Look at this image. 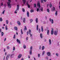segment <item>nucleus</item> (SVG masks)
<instances>
[{
    "label": "nucleus",
    "instance_id": "052dcab7",
    "mask_svg": "<svg viewBox=\"0 0 60 60\" xmlns=\"http://www.w3.org/2000/svg\"><path fill=\"white\" fill-rule=\"evenodd\" d=\"M27 35H28V31H27Z\"/></svg>",
    "mask_w": 60,
    "mask_h": 60
},
{
    "label": "nucleus",
    "instance_id": "9d476101",
    "mask_svg": "<svg viewBox=\"0 0 60 60\" xmlns=\"http://www.w3.org/2000/svg\"><path fill=\"white\" fill-rule=\"evenodd\" d=\"M16 41L17 42H18L19 44H20V41H19V39H17Z\"/></svg>",
    "mask_w": 60,
    "mask_h": 60
},
{
    "label": "nucleus",
    "instance_id": "473e14b6",
    "mask_svg": "<svg viewBox=\"0 0 60 60\" xmlns=\"http://www.w3.org/2000/svg\"><path fill=\"white\" fill-rule=\"evenodd\" d=\"M29 34H31V30H29Z\"/></svg>",
    "mask_w": 60,
    "mask_h": 60
},
{
    "label": "nucleus",
    "instance_id": "a211bd4d",
    "mask_svg": "<svg viewBox=\"0 0 60 60\" xmlns=\"http://www.w3.org/2000/svg\"><path fill=\"white\" fill-rule=\"evenodd\" d=\"M49 30H47V35H49Z\"/></svg>",
    "mask_w": 60,
    "mask_h": 60
},
{
    "label": "nucleus",
    "instance_id": "774afa93",
    "mask_svg": "<svg viewBox=\"0 0 60 60\" xmlns=\"http://www.w3.org/2000/svg\"><path fill=\"white\" fill-rule=\"evenodd\" d=\"M44 41L45 42H46V39H45L44 40Z\"/></svg>",
    "mask_w": 60,
    "mask_h": 60
},
{
    "label": "nucleus",
    "instance_id": "c756f323",
    "mask_svg": "<svg viewBox=\"0 0 60 60\" xmlns=\"http://www.w3.org/2000/svg\"><path fill=\"white\" fill-rule=\"evenodd\" d=\"M30 23H31L32 21H33V19H30Z\"/></svg>",
    "mask_w": 60,
    "mask_h": 60
},
{
    "label": "nucleus",
    "instance_id": "c03bdc74",
    "mask_svg": "<svg viewBox=\"0 0 60 60\" xmlns=\"http://www.w3.org/2000/svg\"><path fill=\"white\" fill-rule=\"evenodd\" d=\"M21 34H23V31H22V29L21 30Z\"/></svg>",
    "mask_w": 60,
    "mask_h": 60
},
{
    "label": "nucleus",
    "instance_id": "bf43d9fd",
    "mask_svg": "<svg viewBox=\"0 0 60 60\" xmlns=\"http://www.w3.org/2000/svg\"><path fill=\"white\" fill-rule=\"evenodd\" d=\"M49 21L50 22H51V18L49 19Z\"/></svg>",
    "mask_w": 60,
    "mask_h": 60
},
{
    "label": "nucleus",
    "instance_id": "e2e57ef3",
    "mask_svg": "<svg viewBox=\"0 0 60 60\" xmlns=\"http://www.w3.org/2000/svg\"><path fill=\"white\" fill-rule=\"evenodd\" d=\"M3 5V2H2L1 4V6H2Z\"/></svg>",
    "mask_w": 60,
    "mask_h": 60
},
{
    "label": "nucleus",
    "instance_id": "f03ea898",
    "mask_svg": "<svg viewBox=\"0 0 60 60\" xmlns=\"http://www.w3.org/2000/svg\"><path fill=\"white\" fill-rule=\"evenodd\" d=\"M33 49V47L32 46H31L30 48V55L32 54V51Z\"/></svg>",
    "mask_w": 60,
    "mask_h": 60
},
{
    "label": "nucleus",
    "instance_id": "79ce46f5",
    "mask_svg": "<svg viewBox=\"0 0 60 60\" xmlns=\"http://www.w3.org/2000/svg\"><path fill=\"white\" fill-rule=\"evenodd\" d=\"M14 13H15V14H17V10H16L15 11Z\"/></svg>",
    "mask_w": 60,
    "mask_h": 60
},
{
    "label": "nucleus",
    "instance_id": "f3484780",
    "mask_svg": "<svg viewBox=\"0 0 60 60\" xmlns=\"http://www.w3.org/2000/svg\"><path fill=\"white\" fill-rule=\"evenodd\" d=\"M10 54H8V55H7V57L6 58V59L7 60H8V58L7 59V57H9V56H10Z\"/></svg>",
    "mask_w": 60,
    "mask_h": 60
},
{
    "label": "nucleus",
    "instance_id": "aec40b11",
    "mask_svg": "<svg viewBox=\"0 0 60 60\" xmlns=\"http://www.w3.org/2000/svg\"><path fill=\"white\" fill-rule=\"evenodd\" d=\"M41 31L42 32L43 31V26H42L41 27Z\"/></svg>",
    "mask_w": 60,
    "mask_h": 60
},
{
    "label": "nucleus",
    "instance_id": "72a5a7b5",
    "mask_svg": "<svg viewBox=\"0 0 60 60\" xmlns=\"http://www.w3.org/2000/svg\"><path fill=\"white\" fill-rule=\"evenodd\" d=\"M4 32H2L1 34V35L2 36H3V35H4Z\"/></svg>",
    "mask_w": 60,
    "mask_h": 60
},
{
    "label": "nucleus",
    "instance_id": "3c124183",
    "mask_svg": "<svg viewBox=\"0 0 60 60\" xmlns=\"http://www.w3.org/2000/svg\"><path fill=\"white\" fill-rule=\"evenodd\" d=\"M47 11L48 12H49V9H47Z\"/></svg>",
    "mask_w": 60,
    "mask_h": 60
},
{
    "label": "nucleus",
    "instance_id": "2eb2a0df",
    "mask_svg": "<svg viewBox=\"0 0 60 60\" xmlns=\"http://www.w3.org/2000/svg\"><path fill=\"white\" fill-rule=\"evenodd\" d=\"M27 16L28 17H29V12H28V11L27 12Z\"/></svg>",
    "mask_w": 60,
    "mask_h": 60
},
{
    "label": "nucleus",
    "instance_id": "ddd939ff",
    "mask_svg": "<svg viewBox=\"0 0 60 60\" xmlns=\"http://www.w3.org/2000/svg\"><path fill=\"white\" fill-rule=\"evenodd\" d=\"M49 45H51V39H49Z\"/></svg>",
    "mask_w": 60,
    "mask_h": 60
},
{
    "label": "nucleus",
    "instance_id": "1a4fd4ad",
    "mask_svg": "<svg viewBox=\"0 0 60 60\" xmlns=\"http://www.w3.org/2000/svg\"><path fill=\"white\" fill-rule=\"evenodd\" d=\"M17 23L18 25L19 26H20V25H21V24H20V22L19 21H17Z\"/></svg>",
    "mask_w": 60,
    "mask_h": 60
},
{
    "label": "nucleus",
    "instance_id": "f257e3e1",
    "mask_svg": "<svg viewBox=\"0 0 60 60\" xmlns=\"http://www.w3.org/2000/svg\"><path fill=\"white\" fill-rule=\"evenodd\" d=\"M8 2L7 3L8 7L9 8H11V4H10L11 3V0H8Z\"/></svg>",
    "mask_w": 60,
    "mask_h": 60
},
{
    "label": "nucleus",
    "instance_id": "393cba45",
    "mask_svg": "<svg viewBox=\"0 0 60 60\" xmlns=\"http://www.w3.org/2000/svg\"><path fill=\"white\" fill-rule=\"evenodd\" d=\"M38 26H39V25H38L37 26V30L38 31Z\"/></svg>",
    "mask_w": 60,
    "mask_h": 60
},
{
    "label": "nucleus",
    "instance_id": "7ed1b4c3",
    "mask_svg": "<svg viewBox=\"0 0 60 60\" xmlns=\"http://www.w3.org/2000/svg\"><path fill=\"white\" fill-rule=\"evenodd\" d=\"M46 54L47 55V56H51V53H50V52H47L46 53Z\"/></svg>",
    "mask_w": 60,
    "mask_h": 60
},
{
    "label": "nucleus",
    "instance_id": "412c9836",
    "mask_svg": "<svg viewBox=\"0 0 60 60\" xmlns=\"http://www.w3.org/2000/svg\"><path fill=\"white\" fill-rule=\"evenodd\" d=\"M40 36L41 38V39H42V34L41 33L40 34Z\"/></svg>",
    "mask_w": 60,
    "mask_h": 60
},
{
    "label": "nucleus",
    "instance_id": "4468645a",
    "mask_svg": "<svg viewBox=\"0 0 60 60\" xmlns=\"http://www.w3.org/2000/svg\"><path fill=\"white\" fill-rule=\"evenodd\" d=\"M37 5L38 6V7L39 8H40L41 7V6H40V3H38L37 4Z\"/></svg>",
    "mask_w": 60,
    "mask_h": 60
},
{
    "label": "nucleus",
    "instance_id": "bb28decb",
    "mask_svg": "<svg viewBox=\"0 0 60 60\" xmlns=\"http://www.w3.org/2000/svg\"><path fill=\"white\" fill-rule=\"evenodd\" d=\"M6 24H8L9 23V21H8V20H6Z\"/></svg>",
    "mask_w": 60,
    "mask_h": 60
},
{
    "label": "nucleus",
    "instance_id": "c9c22d12",
    "mask_svg": "<svg viewBox=\"0 0 60 60\" xmlns=\"http://www.w3.org/2000/svg\"><path fill=\"white\" fill-rule=\"evenodd\" d=\"M42 50H44V46H43L42 47Z\"/></svg>",
    "mask_w": 60,
    "mask_h": 60
},
{
    "label": "nucleus",
    "instance_id": "b1692460",
    "mask_svg": "<svg viewBox=\"0 0 60 60\" xmlns=\"http://www.w3.org/2000/svg\"><path fill=\"white\" fill-rule=\"evenodd\" d=\"M40 10H41V11H43V8H40Z\"/></svg>",
    "mask_w": 60,
    "mask_h": 60
},
{
    "label": "nucleus",
    "instance_id": "a18cd8bd",
    "mask_svg": "<svg viewBox=\"0 0 60 60\" xmlns=\"http://www.w3.org/2000/svg\"><path fill=\"white\" fill-rule=\"evenodd\" d=\"M26 41H28V37H27L26 38Z\"/></svg>",
    "mask_w": 60,
    "mask_h": 60
},
{
    "label": "nucleus",
    "instance_id": "09e8293b",
    "mask_svg": "<svg viewBox=\"0 0 60 60\" xmlns=\"http://www.w3.org/2000/svg\"><path fill=\"white\" fill-rule=\"evenodd\" d=\"M39 8H38L37 9V12H38V11H39Z\"/></svg>",
    "mask_w": 60,
    "mask_h": 60
},
{
    "label": "nucleus",
    "instance_id": "7c9ffc66",
    "mask_svg": "<svg viewBox=\"0 0 60 60\" xmlns=\"http://www.w3.org/2000/svg\"><path fill=\"white\" fill-rule=\"evenodd\" d=\"M52 21H51V23L52 24H53L54 23V20H53V19H52Z\"/></svg>",
    "mask_w": 60,
    "mask_h": 60
},
{
    "label": "nucleus",
    "instance_id": "69168bd1",
    "mask_svg": "<svg viewBox=\"0 0 60 60\" xmlns=\"http://www.w3.org/2000/svg\"><path fill=\"white\" fill-rule=\"evenodd\" d=\"M28 57L29 58H30V55H29L28 56Z\"/></svg>",
    "mask_w": 60,
    "mask_h": 60
},
{
    "label": "nucleus",
    "instance_id": "6e6d98bb",
    "mask_svg": "<svg viewBox=\"0 0 60 60\" xmlns=\"http://www.w3.org/2000/svg\"><path fill=\"white\" fill-rule=\"evenodd\" d=\"M38 57H40V54H38Z\"/></svg>",
    "mask_w": 60,
    "mask_h": 60
},
{
    "label": "nucleus",
    "instance_id": "603ef678",
    "mask_svg": "<svg viewBox=\"0 0 60 60\" xmlns=\"http://www.w3.org/2000/svg\"><path fill=\"white\" fill-rule=\"evenodd\" d=\"M5 10H4L3 11V12L2 13V14H4V12H5Z\"/></svg>",
    "mask_w": 60,
    "mask_h": 60
},
{
    "label": "nucleus",
    "instance_id": "423d86ee",
    "mask_svg": "<svg viewBox=\"0 0 60 60\" xmlns=\"http://www.w3.org/2000/svg\"><path fill=\"white\" fill-rule=\"evenodd\" d=\"M28 3V1H27V2L26 3V4L28 6V8H30V6L29 5V4Z\"/></svg>",
    "mask_w": 60,
    "mask_h": 60
},
{
    "label": "nucleus",
    "instance_id": "5fc2aeb1",
    "mask_svg": "<svg viewBox=\"0 0 60 60\" xmlns=\"http://www.w3.org/2000/svg\"><path fill=\"white\" fill-rule=\"evenodd\" d=\"M56 32H58V29H57V28H56Z\"/></svg>",
    "mask_w": 60,
    "mask_h": 60
},
{
    "label": "nucleus",
    "instance_id": "58836bf2",
    "mask_svg": "<svg viewBox=\"0 0 60 60\" xmlns=\"http://www.w3.org/2000/svg\"><path fill=\"white\" fill-rule=\"evenodd\" d=\"M24 29L25 30H27V28H26V27L25 26H24Z\"/></svg>",
    "mask_w": 60,
    "mask_h": 60
},
{
    "label": "nucleus",
    "instance_id": "dca6fc26",
    "mask_svg": "<svg viewBox=\"0 0 60 60\" xmlns=\"http://www.w3.org/2000/svg\"><path fill=\"white\" fill-rule=\"evenodd\" d=\"M45 53V51H43L42 52V56H43V55H44Z\"/></svg>",
    "mask_w": 60,
    "mask_h": 60
},
{
    "label": "nucleus",
    "instance_id": "8fccbe9b",
    "mask_svg": "<svg viewBox=\"0 0 60 60\" xmlns=\"http://www.w3.org/2000/svg\"><path fill=\"white\" fill-rule=\"evenodd\" d=\"M59 55V54H58V53H56V56H58V55Z\"/></svg>",
    "mask_w": 60,
    "mask_h": 60
},
{
    "label": "nucleus",
    "instance_id": "20e7f679",
    "mask_svg": "<svg viewBox=\"0 0 60 60\" xmlns=\"http://www.w3.org/2000/svg\"><path fill=\"white\" fill-rule=\"evenodd\" d=\"M51 34L52 35H53V34H54V28H52Z\"/></svg>",
    "mask_w": 60,
    "mask_h": 60
},
{
    "label": "nucleus",
    "instance_id": "13d9d810",
    "mask_svg": "<svg viewBox=\"0 0 60 60\" xmlns=\"http://www.w3.org/2000/svg\"><path fill=\"white\" fill-rule=\"evenodd\" d=\"M5 55H7V52H5Z\"/></svg>",
    "mask_w": 60,
    "mask_h": 60
},
{
    "label": "nucleus",
    "instance_id": "f8f14e48",
    "mask_svg": "<svg viewBox=\"0 0 60 60\" xmlns=\"http://www.w3.org/2000/svg\"><path fill=\"white\" fill-rule=\"evenodd\" d=\"M55 11V7H53V8L52 9V11Z\"/></svg>",
    "mask_w": 60,
    "mask_h": 60
},
{
    "label": "nucleus",
    "instance_id": "49530a36",
    "mask_svg": "<svg viewBox=\"0 0 60 60\" xmlns=\"http://www.w3.org/2000/svg\"><path fill=\"white\" fill-rule=\"evenodd\" d=\"M38 29L39 30V33H40L41 32V29H40V28H39Z\"/></svg>",
    "mask_w": 60,
    "mask_h": 60
},
{
    "label": "nucleus",
    "instance_id": "c85d7f7f",
    "mask_svg": "<svg viewBox=\"0 0 60 60\" xmlns=\"http://www.w3.org/2000/svg\"><path fill=\"white\" fill-rule=\"evenodd\" d=\"M23 48L24 49H25L26 48V45H23Z\"/></svg>",
    "mask_w": 60,
    "mask_h": 60
},
{
    "label": "nucleus",
    "instance_id": "680f3d73",
    "mask_svg": "<svg viewBox=\"0 0 60 60\" xmlns=\"http://www.w3.org/2000/svg\"><path fill=\"white\" fill-rule=\"evenodd\" d=\"M29 34L30 37H31V36H32V34L31 33H30Z\"/></svg>",
    "mask_w": 60,
    "mask_h": 60
},
{
    "label": "nucleus",
    "instance_id": "e433bc0d",
    "mask_svg": "<svg viewBox=\"0 0 60 60\" xmlns=\"http://www.w3.org/2000/svg\"><path fill=\"white\" fill-rule=\"evenodd\" d=\"M49 5H50V8H51L52 6V4H51V3H50Z\"/></svg>",
    "mask_w": 60,
    "mask_h": 60
},
{
    "label": "nucleus",
    "instance_id": "6e6552de",
    "mask_svg": "<svg viewBox=\"0 0 60 60\" xmlns=\"http://www.w3.org/2000/svg\"><path fill=\"white\" fill-rule=\"evenodd\" d=\"M21 56H22V55L21 54H19L18 56V58L19 59L21 57Z\"/></svg>",
    "mask_w": 60,
    "mask_h": 60
},
{
    "label": "nucleus",
    "instance_id": "4d7b16f0",
    "mask_svg": "<svg viewBox=\"0 0 60 60\" xmlns=\"http://www.w3.org/2000/svg\"><path fill=\"white\" fill-rule=\"evenodd\" d=\"M39 49H41V45H40L39 47Z\"/></svg>",
    "mask_w": 60,
    "mask_h": 60
},
{
    "label": "nucleus",
    "instance_id": "cd10ccee",
    "mask_svg": "<svg viewBox=\"0 0 60 60\" xmlns=\"http://www.w3.org/2000/svg\"><path fill=\"white\" fill-rule=\"evenodd\" d=\"M5 30H6L7 31L8 30V28L7 27V26H6L5 27Z\"/></svg>",
    "mask_w": 60,
    "mask_h": 60
},
{
    "label": "nucleus",
    "instance_id": "4be33fe9",
    "mask_svg": "<svg viewBox=\"0 0 60 60\" xmlns=\"http://www.w3.org/2000/svg\"><path fill=\"white\" fill-rule=\"evenodd\" d=\"M14 29L16 30H18V28L17 26H15L14 27Z\"/></svg>",
    "mask_w": 60,
    "mask_h": 60
},
{
    "label": "nucleus",
    "instance_id": "5701e85b",
    "mask_svg": "<svg viewBox=\"0 0 60 60\" xmlns=\"http://www.w3.org/2000/svg\"><path fill=\"white\" fill-rule=\"evenodd\" d=\"M22 1L23 4H25L26 2V0H23Z\"/></svg>",
    "mask_w": 60,
    "mask_h": 60
},
{
    "label": "nucleus",
    "instance_id": "9b49d317",
    "mask_svg": "<svg viewBox=\"0 0 60 60\" xmlns=\"http://www.w3.org/2000/svg\"><path fill=\"white\" fill-rule=\"evenodd\" d=\"M19 5H18L17 6V9L16 10L17 11H19Z\"/></svg>",
    "mask_w": 60,
    "mask_h": 60
},
{
    "label": "nucleus",
    "instance_id": "2f4dec72",
    "mask_svg": "<svg viewBox=\"0 0 60 60\" xmlns=\"http://www.w3.org/2000/svg\"><path fill=\"white\" fill-rule=\"evenodd\" d=\"M13 50L14 51L15 50V46H14L13 47Z\"/></svg>",
    "mask_w": 60,
    "mask_h": 60
},
{
    "label": "nucleus",
    "instance_id": "ea45409f",
    "mask_svg": "<svg viewBox=\"0 0 60 60\" xmlns=\"http://www.w3.org/2000/svg\"><path fill=\"white\" fill-rule=\"evenodd\" d=\"M7 49H10V47H9V46H8L7 47Z\"/></svg>",
    "mask_w": 60,
    "mask_h": 60
},
{
    "label": "nucleus",
    "instance_id": "f704fd0d",
    "mask_svg": "<svg viewBox=\"0 0 60 60\" xmlns=\"http://www.w3.org/2000/svg\"><path fill=\"white\" fill-rule=\"evenodd\" d=\"M55 15L56 16H57V11H56V12H55Z\"/></svg>",
    "mask_w": 60,
    "mask_h": 60
},
{
    "label": "nucleus",
    "instance_id": "37998d69",
    "mask_svg": "<svg viewBox=\"0 0 60 60\" xmlns=\"http://www.w3.org/2000/svg\"><path fill=\"white\" fill-rule=\"evenodd\" d=\"M34 7H36V4H34Z\"/></svg>",
    "mask_w": 60,
    "mask_h": 60
},
{
    "label": "nucleus",
    "instance_id": "6ab92c4d",
    "mask_svg": "<svg viewBox=\"0 0 60 60\" xmlns=\"http://www.w3.org/2000/svg\"><path fill=\"white\" fill-rule=\"evenodd\" d=\"M38 18H37L36 19V22L37 23L38 22Z\"/></svg>",
    "mask_w": 60,
    "mask_h": 60
},
{
    "label": "nucleus",
    "instance_id": "864d4df0",
    "mask_svg": "<svg viewBox=\"0 0 60 60\" xmlns=\"http://www.w3.org/2000/svg\"><path fill=\"white\" fill-rule=\"evenodd\" d=\"M15 36H16L15 34H14L13 37L14 39H15Z\"/></svg>",
    "mask_w": 60,
    "mask_h": 60
},
{
    "label": "nucleus",
    "instance_id": "4c0bfd02",
    "mask_svg": "<svg viewBox=\"0 0 60 60\" xmlns=\"http://www.w3.org/2000/svg\"><path fill=\"white\" fill-rule=\"evenodd\" d=\"M0 21L1 22L3 21V19H2V18H0Z\"/></svg>",
    "mask_w": 60,
    "mask_h": 60
},
{
    "label": "nucleus",
    "instance_id": "338daca9",
    "mask_svg": "<svg viewBox=\"0 0 60 60\" xmlns=\"http://www.w3.org/2000/svg\"><path fill=\"white\" fill-rule=\"evenodd\" d=\"M41 3H43V0H41Z\"/></svg>",
    "mask_w": 60,
    "mask_h": 60
},
{
    "label": "nucleus",
    "instance_id": "a878e982",
    "mask_svg": "<svg viewBox=\"0 0 60 60\" xmlns=\"http://www.w3.org/2000/svg\"><path fill=\"white\" fill-rule=\"evenodd\" d=\"M24 23H25V21H26V19L25 18H24L23 19V21Z\"/></svg>",
    "mask_w": 60,
    "mask_h": 60
},
{
    "label": "nucleus",
    "instance_id": "39448f33",
    "mask_svg": "<svg viewBox=\"0 0 60 60\" xmlns=\"http://www.w3.org/2000/svg\"><path fill=\"white\" fill-rule=\"evenodd\" d=\"M58 32L56 31V30L54 31V34L55 35H57Z\"/></svg>",
    "mask_w": 60,
    "mask_h": 60
},
{
    "label": "nucleus",
    "instance_id": "de8ad7c7",
    "mask_svg": "<svg viewBox=\"0 0 60 60\" xmlns=\"http://www.w3.org/2000/svg\"><path fill=\"white\" fill-rule=\"evenodd\" d=\"M30 11L31 12H34V10H30Z\"/></svg>",
    "mask_w": 60,
    "mask_h": 60
},
{
    "label": "nucleus",
    "instance_id": "a19ab883",
    "mask_svg": "<svg viewBox=\"0 0 60 60\" xmlns=\"http://www.w3.org/2000/svg\"><path fill=\"white\" fill-rule=\"evenodd\" d=\"M22 10L23 12H24L25 11V9H24V8H22Z\"/></svg>",
    "mask_w": 60,
    "mask_h": 60
},
{
    "label": "nucleus",
    "instance_id": "0eeeda50",
    "mask_svg": "<svg viewBox=\"0 0 60 60\" xmlns=\"http://www.w3.org/2000/svg\"><path fill=\"white\" fill-rule=\"evenodd\" d=\"M14 53H13L11 54L10 55V57L11 58H12L14 56Z\"/></svg>",
    "mask_w": 60,
    "mask_h": 60
},
{
    "label": "nucleus",
    "instance_id": "0e129e2a",
    "mask_svg": "<svg viewBox=\"0 0 60 60\" xmlns=\"http://www.w3.org/2000/svg\"><path fill=\"white\" fill-rule=\"evenodd\" d=\"M2 32V30H1V29H0V33H1Z\"/></svg>",
    "mask_w": 60,
    "mask_h": 60
}]
</instances>
